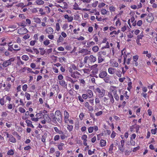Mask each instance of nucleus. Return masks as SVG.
<instances>
[{"mask_svg":"<svg viewBox=\"0 0 157 157\" xmlns=\"http://www.w3.org/2000/svg\"><path fill=\"white\" fill-rule=\"evenodd\" d=\"M109 90L107 96L109 100V104L113 105L115 102L114 98L116 101H118L119 99V96L117 94V87L116 86H111Z\"/></svg>","mask_w":157,"mask_h":157,"instance_id":"nucleus-1","label":"nucleus"},{"mask_svg":"<svg viewBox=\"0 0 157 157\" xmlns=\"http://www.w3.org/2000/svg\"><path fill=\"white\" fill-rule=\"evenodd\" d=\"M96 60V58L93 55L86 56L84 59V62L85 63H94Z\"/></svg>","mask_w":157,"mask_h":157,"instance_id":"nucleus-2","label":"nucleus"},{"mask_svg":"<svg viewBox=\"0 0 157 157\" xmlns=\"http://www.w3.org/2000/svg\"><path fill=\"white\" fill-rule=\"evenodd\" d=\"M53 128L56 133L60 135V138L62 140H64L67 138V136H66L65 133L62 131L59 130L57 127H55Z\"/></svg>","mask_w":157,"mask_h":157,"instance_id":"nucleus-3","label":"nucleus"},{"mask_svg":"<svg viewBox=\"0 0 157 157\" xmlns=\"http://www.w3.org/2000/svg\"><path fill=\"white\" fill-rule=\"evenodd\" d=\"M11 100V98L10 96L6 95L0 99V104L1 105L3 106L5 105L6 101H8L10 102Z\"/></svg>","mask_w":157,"mask_h":157,"instance_id":"nucleus-4","label":"nucleus"},{"mask_svg":"<svg viewBox=\"0 0 157 157\" xmlns=\"http://www.w3.org/2000/svg\"><path fill=\"white\" fill-rule=\"evenodd\" d=\"M54 117L57 119V121L59 123H61L62 121V115L60 110H57L56 111Z\"/></svg>","mask_w":157,"mask_h":157,"instance_id":"nucleus-5","label":"nucleus"},{"mask_svg":"<svg viewBox=\"0 0 157 157\" xmlns=\"http://www.w3.org/2000/svg\"><path fill=\"white\" fill-rule=\"evenodd\" d=\"M121 55H123L124 57V62L123 64H125L126 63V59L128 58V56H131V55L130 53L127 52L126 50L124 49L121 51Z\"/></svg>","mask_w":157,"mask_h":157,"instance_id":"nucleus-6","label":"nucleus"},{"mask_svg":"<svg viewBox=\"0 0 157 157\" xmlns=\"http://www.w3.org/2000/svg\"><path fill=\"white\" fill-rule=\"evenodd\" d=\"M95 90L98 93V96L100 98L103 97L105 95V91L103 88L100 89L97 87L95 89Z\"/></svg>","mask_w":157,"mask_h":157,"instance_id":"nucleus-7","label":"nucleus"},{"mask_svg":"<svg viewBox=\"0 0 157 157\" xmlns=\"http://www.w3.org/2000/svg\"><path fill=\"white\" fill-rule=\"evenodd\" d=\"M5 133L6 135V137L9 138V141L13 143H15L17 140L11 134H9L8 132H6Z\"/></svg>","mask_w":157,"mask_h":157,"instance_id":"nucleus-8","label":"nucleus"},{"mask_svg":"<svg viewBox=\"0 0 157 157\" xmlns=\"http://www.w3.org/2000/svg\"><path fill=\"white\" fill-rule=\"evenodd\" d=\"M15 60L14 57H12L8 60L4 61L3 63V65L5 67H7L9 66L10 65L12 62H13Z\"/></svg>","mask_w":157,"mask_h":157,"instance_id":"nucleus-9","label":"nucleus"},{"mask_svg":"<svg viewBox=\"0 0 157 157\" xmlns=\"http://www.w3.org/2000/svg\"><path fill=\"white\" fill-rule=\"evenodd\" d=\"M44 115L42 113H37L36 115L35 118H32V119L35 122H37L38 121L39 119H40L44 117Z\"/></svg>","mask_w":157,"mask_h":157,"instance_id":"nucleus-10","label":"nucleus"},{"mask_svg":"<svg viewBox=\"0 0 157 157\" xmlns=\"http://www.w3.org/2000/svg\"><path fill=\"white\" fill-rule=\"evenodd\" d=\"M138 58L139 56L137 55H136L133 56L132 64L134 66L137 67L138 66V64L137 61L138 59Z\"/></svg>","mask_w":157,"mask_h":157,"instance_id":"nucleus-11","label":"nucleus"},{"mask_svg":"<svg viewBox=\"0 0 157 157\" xmlns=\"http://www.w3.org/2000/svg\"><path fill=\"white\" fill-rule=\"evenodd\" d=\"M64 121L65 123H67L69 121L70 115L68 112L65 110L64 111Z\"/></svg>","mask_w":157,"mask_h":157,"instance_id":"nucleus-12","label":"nucleus"},{"mask_svg":"<svg viewBox=\"0 0 157 157\" xmlns=\"http://www.w3.org/2000/svg\"><path fill=\"white\" fill-rule=\"evenodd\" d=\"M28 32L26 28L22 27L18 30V33L20 34H24Z\"/></svg>","mask_w":157,"mask_h":157,"instance_id":"nucleus-13","label":"nucleus"},{"mask_svg":"<svg viewBox=\"0 0 157 157\" xmlns=\"http://www.w3.org/2000/svg\"><path fill=\"white\" fill-rule=\"evenodd\" d=\"M45 32L47 34H52L54 33V30L52 27H48L45 29Z\"/></svg>","mask_w":157,"mask_h":157,"instance_id":"nucleus-14","label":"nucleus"},{"mask_svg":"<svg viewBox=\"0 0 157 157\" xmlns=\"http://www.w3.org/2000/svg\"><path fill=\"white\" fill-rule=\"evenodd\" d=\"M59 85L63 87L67 88V83L64 80L59 81Z\"/></svg>","mask_w":157,"mask_h":157,"instance_id":"nucleus-15","label":"nucleus"},{"mask_svg":"<svg viewBox=\"0 0 157 157\" xmlns=\"http://www.w3.org/2000/svg\"><path fill=\"white\" fill-rule=\"evenodd\" d=\"M110 63L113 67H118L119 64L118 63L113 59L110 60Z\"/></svg>","mask_w":157,"mask_h":157,"instance_id":"nucleus-16","label":"nucleus"},{"mask_svg":"<svg viewBox=\"0 0 157 157\" xmlns=\"http://www.w3.org/2000/svg\"><path fill=\"white\" fill-rule=\"evenodd\" d=\"M87 136L86 134H83L81 137V139L83 140V144L84 146H86L87 145Z\"/></svg>","mask_w":157,"mask_h":157,"instance_id":"nucleus-17","label":"nucleus"},{"mask_svg":"<svg viewBox=\"0 0 157 157\" xmlns=\"http://www.w3.org/2000/svg\"><path fill=\"white\" fill-rule=\"evenodd\" d=\"M79 75H80V74L77 71L72 73L71 75V76L75 78H78Z\"/></svg>","mask_w":157,"mask_h":157,"instance_id":"nucleus-18","label":"nucleus"},{"mask_svg":"<svg viewBox=\"0 0 157 157\" xmlns=\"http://www.w3.org/2000/svg\"><path fill=\"white\" fill-rule=\"evenodd\" d=\"M43 118L48 123H50L52 122V119L49 117L48 114H44Z\"/></svg>","mask_w":157,"mask_h":157,"instance_id":"nucleus-19","label":"nucleus"},{"mask_svg":"<svg viewBox=\"0 0 157 157\" xmlns=\"http://www.w3.org/2000/svg\"><path fill=\"white\" fill-rule=\"evenodd\" d=\"M107 73L106 71H101L99 75V77L101 78H103L107 76Z\"/></svg>","mask_w":157,"mask_h":157,"instance_id":"nucleus-20","label":"nucleus"},{"mask_svg":"<svg viewBox=\"0 0 157 157\" xmlns=\"http://www.w3.org/2000/svg\"><path fill=\"white\" fill-rule=\"evenodd\" d=\"M84 106L88 109L89 111L92 112L93 111V109L92 106L90 105L88 102H86L85 103Z\"/></svg>","mask_w":157,"mask_h":157,"instance_id":"nucleus-21","label":"nucleus"},{"mask_svg":"<svg viewBox=\"0 0 157 157\" xmlns=\"http://www.w3.org/2000/svg\"><path fill=\"white\" fill-rule=\"evenodd\" d=\"M116 69L112 67H109L108 69V72L110 75H114L116 73Z\"/></svg>","mask_w":157,"mask_h":157,"instance_id":"nucleus-22","label":"nucleus"},{"mask_svg":"<svg viewBox=\"0 0 157 157\" xmlns=\"http://www.w3.org/2000/svg\"><path fill=\"white\" fill-rule=\"evenodd\" d=\"M64 41V39L62 37L61 35H59V38L57 39V44L58 45L60 44L61 43H62Z\"/></svg>","mask_w":157,"mask_h":157,"instance_id":"nucleus-23","label":"nucleus"},{"mask_svg":"<svg viewBox=\"0 0 157 157\" xmlns=\"http://www.w3.org/2000/svg\"><path fill=\"white\" fill-rule=\"evenodd\" d=\"M104 60V59L102 57L101 52H98V62L100 63L102 62Z\"/></svg>","mask_w":157,"mask_h":157,"instance_id":"nucleus-24","label":"nucleus"},{"mask_svg":"<svg viewBox=\"0 0 157 157\" xmlns=\"http://www.w3.org/2000/svg\"><path fill=\"white\" fill-rule=\"evenodd\" d=\"M147 21L148 22H152L153 20V17L152 14H148L147 17Z\"/></svg>","mask_w":157,"mask_h":157,"instance_id":"nucleus-25","label":"nucleus"},{"mask_svg":"<svg viewBox=\"0 0 157 157\" xmlns=\"http://www.w3.org/2000/svg\"><path fill=\"white\" fill-rule=\"evenodd\" d=\"M32 121L29 120H26L25 121V122L27 124V126L28 127H31L33 128H34V126L32 124V122L31 121Z\"/></svg>","mask_w":157,"mask_h":157,"instance_id":"nucleus-26","label":"nucleus"},{"mask_svg":"<svg viewBox=\"0 0 157 157\" xmlns=\"http://www.w3.org/2000/svg\"><path fill=\"white\" fill-rule=\"evenodd\" d=\"M64 17L65 19H67V21L68 22L72 21L73 19V17L71 16H69L68 14H65L64 16Z\"/></svg>","mask_w":157,"mask_h":157,"instance_id":"nucleus-27","label":"nucleus"},{"mask_svg":"<svg viewBox=\"0 0 157 157\" xmlns=\"http://www.w3.org/2000/svg\"><path fill=\"white\" fill-rule=\"evenodd\" d=\"M68 5L65 2H63L60 4V8L62 9H65L68 8Z\"/></svg>","mask_w":157,"mask_h":157,"instance_id":"nucleus-28","label":"nucleus"},{"mask_svg":"<svg viewBox=\"0 0 157 157\" xmlns=\"http://www.w3.org/2000/svg\"><path fill=\"white\" fill-rule=\"evenodd\" d=\"M14 48V51H19L21 50V48L19 44H13Z\"/></svg>","mask_w":157,"mask_h":157,"instance_id":"nucleus-29","label":"nucleus"},{"mask_svg":"<svg viewBox=\"0 0 157 157\" xmlns=\"http://www.w3.org/2000/svg\"><path fill=\"white\" fill-rule=\"evenodd\" d=\"M87 94L89 98H92L93 95V91L90 90H87Z\"/></svg>","mask_w":157,"mask_h":157,"instance_id":"nucleus-30","label":"nucleus"},{"mask_svg":"<svg viewBox=\"0 0 157 157\" xmlns=\"http://www.w3.org/2000/svg\"><path fill=\"white\" fill-rule=\"evenodd\" d=\"M64 145V144L62 143H59L57 146V148L59 151L63 150V147Z\"/></svg>","mask_w":157,"mask_h":157,"instance_id":"nucleus-31","label":"nucleus"},{"mask_svg":"<svg viewBox=\"0 0 157 157\" xmlns=\"http://www.w3.org/2000/svg\"><path fill=\"white\" fill-rule=\"evenodd\" d=\"M73 9L75 10H81L82 9L75 2L73 5Z\"/></svg>","mask_w":157,"mask_h":157,"instance_id":"nucleus-32","label":"nucleus"},{"mask_svg":"<svg viewBox=\"0 0 157 157\" xmlns=\"http://www.w3.org/2000/svg\"><path fill=\"white\" fill-rule=\"evenodd\" d=\"M100 146L102 147H105L106 145V142L105 140L103 139H101L100 141Z\"/></svg>","mask_w":157,"mask_h":157,"instance_id":"nucleus-33","label":"nucleus"},{"mask_svg":"<svg viewBox=\"0 0 157 157\" xmlns=\"http://www.w3.org/2000/svg\"><path fill=\"white\" fill-rule=\"evenodd\" d=\"M47 137V135L46 133H45L42 136L41 141L44 143H45L46 138Z\"/></svg>","mask_w":157,"mask_h":157,"instance_id":"nucleus-34","label":"nucleus"},{"mask_svg":"<svg viewBox=\"0 0 157 157\" xmlns=\"http://www.w3.org/2000/svg\"><path fill=\"white\" fill-rule=\"evenodd\" d=\"M34 21L37 24H40L41 22L40 19L38 17H35L33 19Z\"/></svg>","mask_w":157,"mask_h":157,"instance_id":"nucleus-35","label":"nucleus"},{"mask_svg":"<svg viewBox=\"0 0 157 157\" xmlns=\"http://www.w3.org/2000/svg\"><path fill=\"white\" fill-rule=\"evenodd\" d=\"M95 42L93 41H88L87 43V46L88 47H90L95 45Z\"/></svg>","mask_w":157,"mask_h":157,"instance_id":"nucleus-36","label":"nucleus"},{"mask_svg":"<svg viewBox=\"0 0 157 157\" xmlns=\"http://www.w3.org/2000/svg\"><path fill=\"white\" fill-rule=\"evenodd\" d=\"M114 147V145L113 144H111L109 147L108 152L110 154H112L113 153V150Z\"/></svg>","mask_w":157,"mask_h":157,"instance_id":"nucleus-37","label":"nucleus"},{"mask_svg":"<svg viewBox=\"0 0 157 157\" xmlns=\"http://www.w3.org/2000/svg\"><path fill=\"white\" fill-rule=\"evenodd\" d=\"M60 138V135H56L54 137L53 140L54 141H56L59 140Z\"/></svg>","mask_w":157,"mask_h":157,"instance_id":"nucleus-38","label":"nucleus"},{"mask_svg":"<svg viewBox=\"0 0 157 157\" xmlns=\"http://www.w3.org/2000/svg\"><path fill=\"white\" fill-rule=\"evenodd\" d=\"M99 50V48L97 46H95L93 47L92 50L94 52H97Z\"/></svg>","mask_w":157,"mask_h":157,"instance_id":"nucleus-39","label":"nucleus"},{"mask_svg":"<svg viewBox=\"0 0 157 157\" xmlns=\"http://www.w3.org/2000/svg\"><path fill=\"white\" fill-rule=\"evenodd\" d=\"M101 14L103 15H105L107 14V13L109 12L108 11H107L105 9H102L101 10H100Z\"/></svg>","mask_w":157,"mask_h":157,"instance_id":"nucleus-40","label":"nucleus"},{"mask_svg":"<svg viewBox=\"0 0 157 157\" xmlns=\"http://www.w3.org/2000/svg\"><path fill=\"white\" fill-rule=\"evenodd\" d=\"M98 36L96 34H94L93 36V38L94 40L96 42V44H98Z\"/></svg>","mask_w":157,"mask_h":157,"instance_id":"nucleus-41","label":"nucleus"},{"mask_svg":"<svg viewBox=\"0 0 157 157\" xmlns=\"http://www.w3.org/2000/svg\"><path fill=\"white\" fill-rule=\"evenodd\" d=\"M43 43V44L46 46L48 45L50 43V40L48 39L44 40Z\"/></svg>","mask_w":157,"mask_h":157,"instance_id":"nucleus-42","label":"nucleus"},{"mask_svg":"<svg viewBox=\"0 0 157 157\" xmlns=\"http://www.w3.org/2000/svg\"><path fill=\"white\" fill-rule=\"evenodd\" d=\"M14 150L10 149L9 150L7 153V154L9 155H13L14 153Z\"/></svg>","mask_w":157,"mask_h":157,"instance_id":"nucleus-43","label":"nucleus"},{"mask_svg":"<svg viewBox=\"0 0 157 157\" xmlns=\"http://www.w3.org/2000/svg\"><path fill=\"white\" fill-rule=\"evenodd\" d=\"M11 87V85L10 83H8L7 84V86L5 87V90L6 91H9Z\"/></svg>","mask_w":157,"mask_h":157,"instance_id":"nucleus-44","label":"nucleus"},{"mask_svg":"<svg viewBox=\"0 0 157 157\" xmlns=\"http://www.w3.org/2000/svg\"><path fill=\"white\" fill-rule=\"evenodd\" d=\"M116 10V8L115 7H114L113 6H110L109 7V10L112 13L113 12H114Z\"/></svg>","mask_w":157,"mask_h":157,"instance_id":"nucleus-45","label":"nucleus"},{"mask_svg":"<svg viewBox=\"0 0 157 157\" xmlns=\"http://www.w3.org/2000/svg\"><path fill=\"white\" fill-rule=\"evenodd\" d=\"M45 36L43 35H41L38 38L39 41L40 43L43 42Z\"/></svg>","mask_w":157,"mask_h":157,"instance_id":"nucleus-46","label":"nucleus"},{"mask_svg":"<svg viewBox=\"0 0 157 157\" xmlns=\"http://www.w3.org/2000/svg\"><path fill=\"white\" fill-rule=\"evenodd\" d=\"M116 73L115 74H116V75L118 77H121V76L122 74V72L121 71L119 70H117V69H116Z\"/></svg>","mask_w":157,"mask_h":157,"instance_id":"nucleus-47","label":"nucleus"},{"mask_svg":"<svg viewBox=\"0 0 157 157\" xmlns=\"http://www.w3.org/2000/svg\"><path fill=\"white\" fill-rule=\"evenodd\" d=\"M36 3L38 5H42L44 3V1L42 0H36Z\"/></svg>","mask_w":157,"mask_h":157,"instance_id":"nucleus-48","label":"nucleus"},{"mask_svg":"<svg viewBox=\"0 0 157 157\" xmlns=\"http://www.w3.org/2000/svg\"><path fill=\"white\" fill-rule=\"evenodd\" d=\"M111 133V131L110 130H106L105 131H104L103 132H102V134H104L105 136H106L107 135H109Z\"/></svg>","mask_w":157,"mask_h":157,"instance_id":"nucleus-49","label":"nucleus"},{"mask_svg":"<svg viewBox=\"0 0 157 157\" xmlns=\"http://www.w3.org/2000/svg\"><path fill=\"white\" fill-rule=\"evenodd\" d=\"M119 150L121 151V152L122 153L124 151V146H122L120 145L118 146Z\"/></svg>","mask_w":157,"mask_h":157,"instance_id":"nucleus-50","label":"nucleus"},{"mask_svg":"<svg viewBox=\"0 0 157 157\" xmlns=\"http://www.w3.org/2000/svg\"><path fill=\"white\" fill-rule=\"evenodd\" d=\"M21 58L24 60L27 61L29 60V57L28 56L24 55L22 56Z\"/></svg>","mask_w":157,"mask_h":157,"instance_id":"nucleus-51","label":"nucleus"},{"mask_svg":"<svg viewBox=\"0 0 157 157\" xmlns=\"http://www.w3.org/2000/svg\"><path fill=\"white\" fill-rule=\"evenodd\" d=\"M128 87H127V90L130 91L131 89L132 88V82H130L128 83Z\"/></svg>","mask_w":157,"mask_h":157,"instance_id":"nucleus-52","label":"nucleus"},{"mask_svg":"<svg viewBox=\"0 0 157 157\" xmlns=\"http://www.w3.org/2000/svg\"><path fill=\"white\" fill-rule=\"evenodd\" d=\"M104 80L106 83H109L110 82V78L109 76H106L104 78Z\"/></svg>","mask_w":157,"mask_h":157,"instance_id":"nucleus-53","label":"nucleus"},{"mask_svg":"<svg viewBox=\"0 0 157 157\" xmlns=\"http://www.w3.org/2000/svg\"><path fill=\"white\" fill-rule=\"evenodd\" d=\"M67 128L69 132H71L73 130V126L72 125L68 124L67 127Z\"/></svg>","mask_w":157,"mask_h":157,"instance_id":"nucleus-54","label":"nucleus"},{"mask_svg":"<svg viewBox=\"0 0 157 157\" xmlns=\"http://www.w3.org/2000/svg\"><path fill=\"white\" fill-rule=\"evenodd\" d=\"M132 58V56H128V58L126 59V63L128 65L130 64V61Z\"/></svg>","mask_w":157,"mask_h":157,"instance_id":"nucleus-55","label":"nucleus"},{"mask_svg":"<svg viewBox=\"0 0 157 157\" xmlns=\"http://www.w3.org/2000/svg\"><path fill=\"white\" fill-rule=\"evenodd\" d=\"M25 96L28 100H29L30 99V95L28 93L26 92L25 94Z\"/></svg>","mask_w":157,"mask_h":157,"instance_id":"nucleus-56","label":"nucleus"},{"mask_svg":"<svg viewBox=\"0 0 157 157\" xmlns=\"http://www.w3.org/2000/svg\"><path fill=\"white\" fill-rule=\"evenodd\" d=\"M8 50L10 51V52H12L13 51H14V48L13 47V45H8Z\"/></svg>","mask_w":157,"mask_h":157,"instance_id":"nucleus-57","label":"nucleus"},{"mask_svg":"<svg viewBox=\"0 0 157 157\" xmlns=\"http://www.w3.org/2000/svg\"><path fill=\"white\" fill-rule=\"evenodd\" d=\"M52 121L54 124H57L58 123L57 119L54 116V117H52Z\"/></svg>","mask_w":157,"mask_h":157,"instance_id":"nucleus-58","label":"nucleus"},{"mask_svg":"<svg viewBox=\"0 0 157 157\" xmlns=\"http://www.w3.org/2000/svg\"><path fill=\"white\" fill-rule=\"evenodd\" d=\"M60 29L59 24V23H57L56 25V29L57 31H59Z\"/></svg>","mask_w":157,"mask_h":157,"instance_id":"nucleus-59","label":"nucleus"},{"mask_svg":"<svg viewBox=\"0 0 157 157\" xmlns=\"http://www.w3.org/2000/svg\"><path fill=\"white\" fill-rule=\"evenodd\" d=\"M18 7H20L21 9H23L24 7H26L27 6L26 5H24L23 3H19L17 6Z\"/></svg>","mask_w":157,"mask_h":157,"instance_id":"nucleus-60","label":"nucleus"},{"mask_svg":"<svg viewBox=\"0 0 157 157\" xmlns=\"http://www.w3.org/2000/svg\"><path fill=\"white\" fill-rule=\"evenodd\" d=\"M128 92L127 91H125L124 93L123 94V95L125 97V100L126 99H128L129 98V96L127 94Z\"/></svg>","mask_w":157,"mask_h":157,"instance_id":"nucleus-61","label":"nucleus"},{"mask_svg":"<svg viewBox=\"0 0 157 157\" xmlns=\"http://www.w3.org/2000/svg\"><path fill=\"white\" fill-rule=\"evenodd\" d=\"M39 49L40 50V53L41 55H43L44 54H45V51L43 48H40Z\"/></svg>","mask_w":157,"mask_h":157,"instance_id":"nucleus-62","label":"nucleus"},{"mask_svg":"<svg viewBox=\"0 0 157 157\" xmlns=\"http://www.w3.org/2000/svg\"><path fill=\"white\" fill-rule=\"evenodd\" d=\"M60 154V152L59 151H56L55 153V155L56 156V157H59Z\"/></svg>","mask_w":157,"mask_h":157,"instance_id":"nucleus-63","label":"nucleus"},{"mask_svg":"<svg viewBox=\"0 0 157 157\" xmlns=\"http://www.w3.org/2000/svg\"><path fill=\"white\" fill-rule=\"evenodd\" d=\"M105 5V4L104 2H101L99 3L98 7L99 8H102Z\"/></svg>","mask_w":157,"mask_h":157,"instance_id":"nucleus-64","label":"nucleus"}]
</instances>
